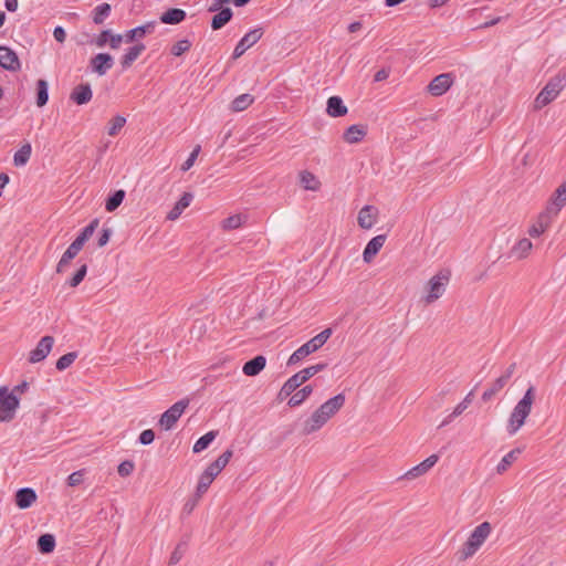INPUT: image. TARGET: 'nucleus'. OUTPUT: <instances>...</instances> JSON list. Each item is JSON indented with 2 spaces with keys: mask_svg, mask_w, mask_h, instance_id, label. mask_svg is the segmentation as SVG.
<instances>
[{
  "mask_svg": "<svg viewBox=\"0 0 566 566\" xmlns=\"http://www.w3.org/2000/svg\"><path fill=\"white\" fill-rule=\"evenodd\" d=\"M254 101V97L251 94H241L237 96L231 104V108L234 112H242L247 109Z\"/></svg>",
  "mask_w": 566,
  "mask_h": 566,
  "instance_id": "ea45409f",
  "label": "nucleus"
},
{
  "mask_svg": "<svg viewBox=\"0 0 566 566\" xmlns=\"http://www.w3.org/2000/svg\"><path fill=\"white\" fill-rule=\"evenodd\" d=\"M114 66V59L109 53H97L90 60V69L98 76L105 75Z\"/></svg>",
  "mask_w": 566,
  "mask_h": 566,
  "instance_id": "1a4fd4ad",
  "label": "nucleus"
},
{
  "mask_svg": "<svg viewBox=\"0 0 566 566\" xmlns=\"http://www.w3.org/2000/svg\"><path fill=\"white\" fill-rule=\"evenodd\" d=\"M565 75L556 74L551 77L534 101V108L541 109L552 103L564 88Z\"/></svg>",
  "mask_w": 566,
  "mask_h": 566,
  "instance_id": "20e7f679",
  "label": "nucleus"
},
{
  "mask_svg": "<svg viewBox=\"0 0 566 566\" xmlns=\"http://www.w3.org/2000/svg\"><path fill=\"white\" fill-rule=\"evenodd\" d=\"M480 547L481 546L479 544L469 537L458 552L459 560H467L472 557Z\"/></svg>",
  "mask_w": 566,
  "mask_h": 566,
  "instance_id": "58836bf2",
  "label": "nucleus"
},
{
  "mask_svg": "<svg viewBox=\"0 0 566 566\" xmlns=\"http://www.w3.org/2000/svg\"><path fill=\"white\" fill-rule=\"evenodd\" d=\"M212 481H213L212 478H209L202 473L200 475L198 484H197V490H196L197 495L201 496L203 493H206L207 490L209 489L210 484L212 483Z\"/></svg>",
  "mask_w": 566,
  "mask_h": 566,
  "instance_id": "864d4df0",
  "label": "nucleus"
},
{
  "mask_svg": "<svg viewBox=\"0 0 566 566\" xmlns=\"http://www.w3.org/2000/svg\"><path fill=\"white\" fill-rule=\"evenodd\" d=\"M221 472L220 469H218L213 462L210 463L207 469L202 472L205 475L209 476V478H212V480H214V478Z\"/></svg>",
  "mask_w": 566,
  "mask_h": 566,
  "instance_id": "338daca9",
  "label": "nucleus"
},
{
  "mask_svg": "<svg viewBox=\"0 0 566 566\" xmlns=\"http://www.w3.org/2000/svg\"><path fill=\"white\" fill-rule=\"evenodd\" d=\"M86 273H87V265L86 264L81 265L77 269V271L75 272V274L69 281L70 286L76 287L77 285H80L81 282L84 280Z\"/></svg>",
  "mask_w": 566,
  "mask_h": 566,
  "instance_id": "3c124183",
  "label": "nucleus"
},
{
  "mask_svg": "<svg viewBox=\"0 0 566 566\" xmlns=\"http://www.w3.org/2000/svg\"><path fill=\"white\" fill-rule=\"evenodd\" d=\"M53 36L57 42L63 43L66 39V32L64 28L61 25L55 27L53 30Z\"/></svg>",
  "mask_w": 566,
  "mask_h": 566,
  "instance_id": "69168bd1",
  "label": "nucleus"
},
{
  "mask_svg": "<svg viewBox=\"0 0 566 566\" xmlns=\"http://www.w3.org/2000/svg\"><path fill=\"white\" fill-rule=\"evenodd\" d=\"M217 436L218 431L214 430L205 433L195 442L192 451L195 453H200L201 451L206 450L212 443Z\"/></svg>",
  "mask_w": 566,
  "mask_h": 566,
  "instance_id": "4c0bfd02",
  "label": "nucleus"
},
{
  "mask_svg": "<svg viewBox=\"0 0 566 566\" xmlns=\"http://www.w3.org/2000/svg\"><path fill=\"white\" fill-rule=\"evenodd\" d=\"M326 112L332 117H342L347 114V106L339 96H331L327 99Z\"/></svg>",
  "mask_w": 566,
  "mask_h": 566,
  "instance_id": "393cba45",
  "label": "nucleus"
},
{
  "mask_svg": "<svg viewBox=\"0 0 566 566\" xmlns=\"http://www.w3.org/2000/svg\"><path fill=\"white\" fill-rule=\"evenodd\" d=\"M111 30H103L93 41L97 48H104L109 42Z\"/></svg>",
  "mask_w": 566,
  "mask_h": 566,
  "instance_id": "6e6d98bb",
  "label": "nucleus"
},
{
  "mask_svg": "<svg viewBox=\"0 0 566 566\" xmlns=\"http://www.w3.org/2000/svg\"><path fill=\"white\" fill-rule=\"evenodd\" d=\"M450 280V272L449 271H440L436 275H433L429 283V293L426 296V302L428 304L434 302L438 300L446 291V286Z\"/></svg>",
  "mask_w": 566,
  "mask_h": 566,
  "instance_id": "0eeeda50",
  "label": "nucleus"
},
{
  "mask_svg": "<svg viewBox=\"0 0 566 566\" xmlns=\"http://www.w3.org/2000/svg\"><path fill=\"white\" fill-rule=\"evenodd\" d=\"M305 382V379L302 377L301 373H296L293 376H291L285 382L284 386L286 387V390H291L294 392L301 385Z\"/></svg>",
  "mask_w": 566,
  "mask_h": 566,
  "instance_id": "09e8293b",
  "label": "nucleus"
},
{
  "mask_svg": "<svg viewBox=\"0 0 566 566\" xmlns=\"http://www.w3.org/2000/svg\"><path fill=\"white\" fill-rule=\"evenodd\" d=\"M265 364V357L262 355H258L244 363L242 371L247 376H256L264 369Z\"/></svg>",
  "mask_w": 566,
  "mask_h": 566,
  "instance_id": "a878e982",
  "label": "nucleus"
},
{
  "mask_svg": "<svg viewBox=\"0 0 566 566\" xmlns=\"http://www.w3.org/2000/svg\"><path fill=\"white\" fill-rule=\"evenodd\" d=\"M244 219H245V217H243L242 214L230 216V217L226 218L222 221V228L224 230L238 229V228L241 227V224L243 223Z\"/></svg>",
  "mask_w": 566,
  "mask_h": 566,
  "instance_id": "a18cd8bd",
  "label": "nucleus"
},
{
  "mask_svg": "<svg viewBox=\"0 0 566 566\" xmlns=\"http://www.w3.org/2000/svg\"><path fill=\"white\" fill-rule=\"evenodd\" d=\"M555 217V214L546 209L538 216L537 221L528 229V234L533 238L539 237L549 228Z\"/></svg>",
  "mask_w": 566,
  "mask_h": 566,
  "instance_id": "ddd939ff",
  "label": "nucleus"
},
{
  "mask_svg": "<svg viewBox=\"0 0 566 566\" xmlns=\"http://www.w3.org/2000/svg\"><path fill=\"white\" fill-rule=\"evenodd\" d=\"M125 196L126 192L123 189L114 191L105 201V210L108 212L115 211L124 201Z\"/></svg>",
  "mask_w": 566,
  "mask_h": 566,
  "instance_id": "f704fd0d",
  "label": "nucleus"
},
{
  "mask_svg": "<svg viewBox=\"0 0 566 566\" xmlns=\"http://www.w3.org/2000/svg\"><path fill=\"white\" fill-rule=\"evenodd\" d=\"M32 147L29 143L22 145L13 155V164L17 167L24 166L31 156Z\"/></svg>",
  "mask_w": 566,
  "mask_h": 566,
  "instance_id": "e433bc0d",
  "label": "nucleus"
},
{
  "mask_svg": "<svg viewBox=\"0 0 566 566\" xmlns=\"http://www.w3.org/2000/svg\"><path fill=\"white\" fill-rule=\"evenodd\" d=\"M76 357H77V354L75 352H71V353L62 355L55 364L56 369L65 370L74 363Z\"/></svg>",
  "mask_w": 566,
  "mask_h": 566,
  "instance_id": "49530a36",
  "label": "nucleus"
},
{
  "mask_svg": "<svg viewBox=\"0 0 566 566\" xmlns=\"http://www.w3.org/2000/svg\"><path fill=\"white\" fill-rule=\"evenodd\" d=\"M492 526L489 522H483L479 524L470 534L469 537L473 539L476 544L482 546V544L485 542V539L491 534Z\"/></svg>",
  "mask_w": 566,
  "mask_h": 566,
  "instance_id": "c85d7f7f",
  "label": "nucleus"
},
{
  "mask_svg": "<svg viewBox=\"0 0 566 566\" xmlns=\"http://www.w3.org/2000/svg\"><path fill=\"white\" fill-rule=\"evenodd\" d=\"M185 546H186L185 544H178L177 547L175 548V551L171 553L170 560H169V563L171 565L177 564L181 559L184 551H185Z\"/></svg>",
  "mask_w": 566,
  "mask_h": 566,
  "instance_id": "680f3d73",
  "label": "nucleus"
},
{
  "mask_svg": "<svg viewBox=\"0 0 566 566\" xmlns=\"http://www.w3.org/2000/svg\"><path fill=\"white\" fill-rule=\"evenodd\" d=\"M38 549L42 554H50L55 548V537L52 534H42L36 542Z\"/></svg>",
  "mask_w": 566,
  "mask_h": 566,
  "instance_id": "2f4dec72",
  "label": "nucleus"
},
{
  "mask_svg": "<svg viewBox=\"0 0 566 566\" xmlns=\"http://www.w3.org/2000/svg\"><path fill=\"white\" fill-rule=\"evenodd\" d=\"M155 440V432L151 429H146L142 431L138 437V442L143 446H148L153 443Z\"/></svg>",
  "mask_w": 566,
  "mask_h": 566,
  "instance_id": "bf43d9fd",
  "label": "nucleus"
},
{
  "mask_svg": "<svg viewBox=\"0 0 566 566\" xmlns=\"http://www.w3.org/2000/svg\"><path fill=\"white\" fill-rule=\"evenodd\" d=\"M126 118L124 116L117 115L113 117L108 123L107 133L109 136H116L119 130L125 126Z\"/></svg>",
  "mask_w": 566,
  "mask_h": 566,
  "instance_id": "c03bdc74",
  "label": "nucleus"
},
{
  "mask_svg": "<svg viewBox=\"0 0 566 566\" xmlns=\"http://www.w3.org/2000/svg\"><path fill=\"white\" fill-rule=\"evenodd\" d=\"M189 402L188 398L175 402L160 416L158 424L166 431L171 430L189 406Z\"/></svg>",
  "mask_w": 566,
  "mask_h": 566,
  "instance_id": "39448f33",
  "label": "nucleus"
},
{
  "mask_svg": "<svg viewBox=\"0 0 566 566\" xmlns=\"http://www.w3.org/2000/svg\"><path fill=\"white\" fill-rule=\"evenodd\" d=\"M200 149L201 148H200L199 145H197L193 148V150L190 153V155L187 158V160L181 165V170L182 171H187V170H189L193 166V164H195V161H196V159H197V157H198V155L200 153Z\"/></svg>",
  "mask_w": 566,
  "mask_h": 566,
  "instance_id": "5fc2aeb1",
  "label": "nucleus"
},
{
  "mask_svg": "<svg viewBox=\"0 0 566 566\" xmlns=\"http://www.w3.org/2000/svg\"><path fill=\"white\" fill-rule=\"evenodd\" d=\"M98 219L92 220L83 230L81 233L75 238V240L69 245L77 253L82 250L85 242L93 235L96 228L98 227Z\"/></svg>",
  "mask_w": 566,
  "mask_h": 566,
  "instance_id": "dca6fc26",
  "label": "nucleus"
},
{
  "mask_svg": "<svg viewBox=\"0 0 566 566\" xmlns=\"http://www.w3.org/2000/svg\"><path fill=\"white\" fill-rule=\"evenodd\" d=\"M507 382L501 376L496 378L495 381L491 385V387L483 392L482 400L484 402L491 400L500 390L504 388Z\"/></svg>",
  "mask_w": 566,
  "mask_h": 566,
  "instance_id": "a19ab883",
  "label": "nucleus"
},
{
  "mask_svg": "<svg viewBox=\"0 0 566 566\" xmlns=\"http://www.w3.org/2000/svg\"><path fill=\"white\" fill-rule=\"evenodd\" d=\"M0 66L11 72L21 69L17 53L8 46H0Z\"/></svg>",
  "mask_w": 566,
  "mask_h": 566,
  "instance_id": "f8f14e48",
  "label": "nucleus"
},
{
  "mask_svg": "<svg viewBox=\"0 0 566 566\" xmlns=\"http://www.w3.org/2000/svg\"><path fill=\"white\" fill-rule=\"evenodd\" d=\"M156 25H157L156 21H149L145 24H142L134 29L127 30L125 32V41L127 43H132V42L136 41L137 39L145 36L148 33H153L155 31Z\"/></svg>",
  "mask_w": 566,
  "mask_h": 566,
  "instance_id": "6ab92c4d",
  "label": "nucleus"
},
{
  "mask_svg": "<svg viewBox=\"0 0 566 566\" xmlns=\"http://www.w3.org/2000/svg\"><path fill=\"white\" fill-rule=\"evenodd\" d=\"M92 97L93 92L90 83H81L76 85L70 94V99L77 105L87 104Z\"/></svg>",
  "mask_w": 566,
  "mask_h": 566,
  "instance_id": "4468645a",
  "label": "nucleus"
},
{
  "mask_svg": "<svg viewBox=\"0 0 566 566\" xmlns=\"http://www.w3.org/2000/svg\"><path fill=\"white\" fill-rule=\"evenodd\" d=\"M520 452V449H513L509 453H506L496 465V472L500 474L505 472L507 468L516 460L517 454Z\"/></svg>",
  "mask_w": 566,
  "mask_h": 566,
  "instance_id": "79ce46f5",
  "label": "nucleus"
},
{
  "mask_svg": "<svg viewBox=\"0 0 566 566\" xmlns=\"http://www.w3.org/2000/svg\"><path fill=\"white\" fill-rule=\"evenodd\" d=\"M49 101V83L39 78L36 81V106L43 107L48 104Z\"/></svg>",
  "mask_w": 566,
  "mask_h": 566,
  "instance_id": "473e14b6",
  "label": "nucleus"
},
{
  "mask_svg": "<svg viewBox=\"0 0 566 566\" xmlns=\"http://www.w3.org/2000/svg\"><path fill=\"white\" fill-rule=\"evenodd\" d=\"M19 398L7 387L0 388V421H10L14 418L19 407Z\"/></svg>",
  "mask_w": 566,
  "mask_h": 566,
  "instance_id": "423d86ee",
  "label": "nucleus"
},
{
  "mask_svg": "<svg viewBox=\"0 0 566 566\" xmlns=\"http://www.w3.org/2000/svg\"><path fill=\"white\" fill-rule=\"evenodd\" d=\"M83 482L82 471H75L67 476V485L77 486Z\"/></svg>",
  "mask_w": 566,
  "mask_h": 566,
  "instance_id": "052dcab7",
  "label": "nucleus"
},
{
  "mask_svg": "<svg viewBox=\"0 0 566 566\" xmlns=\"http://www.w3.org/2000/svg\"><path fill=\"white\" fill-rule=\"evenodd\" d=\"M453 75L451 73H442L433 77L428 85V92L432 96L443 95L452 85Z\"/></svg>",
  "mask_w": 566,
  "mask_h": 566,
  "instance_id": "9b49d317",
  "label": "nucleus"
},
{
  "mask_svg": "<svg viewBox=\"0 0 566 566\" xmlns=\"http://www.w3.org/2000/svg\"><path fill=\"white\" fill-rule=\"evenodd\" d=\"M386 239V234H378L369 240L363 252V259L366 263H369L377 255L385 244Z\"/></svg>",
  "mask_w": 566,
  "mask_h": 566,
  "instance_id": "f3484780",
  "label": "nucleus"
},
{
  "mask_svg": "<svg viewBox=\"0 0 566 566\" xmlns=\"http://www.w3.org/2000/svg\"><path fill=\"white\" fill-rule=\"evenodd\" d=\"M332 328H325L316 336L307 340L301 347H298L289 358L287 366H293L305 359L312 353L318 350L332 336Z\"/></svg>",
  "mask_w": 566,
  "mask_h": 566,
  "instance_id": "7ed1b4c3",
  "label": "nucleus"
},
{
  "mask_svg": "<svg viewBox=\"0 0 566 566\" xmlns=\"http://www.w3.org/2000/svg\"><path fill=\"white\" fill-rule=\"evenodd\" d=\"M263 35L262 28H255L250 30L243 38L237 43L233 52L232 60H237L242 56L248 49L254 45Z\"/></svg>",
  "mask_w": 566,
  "mask_h": 566,
  "instance_id": "6e6552de",
  "label": "nucleus"
},
{
  "mask_svg": "<svg viewBox=\"0 0 566 566\" xmlns=\"http://www.w3.org/2000/svg\"><path fill=\"white\" fill-rule=\"evenodd\" d=\"M54 344V338L52 336H43L35 348L30 352L29 361L31 364L40 363L44 360L50 354Z\"/></svg>",
  "mask_w": 566,
  "mask_h": 566,
  "instance_id": "9d476101",
  "label": "nucleus"
},
{
  "mask_svg": "<svg viewBox=\"0 0 566 566\" xmlns=\"http://www.w3.org/2000/svg\"><path fill=\"white\" fill-rule=\"evenodd\" d=\"M377 209L374 206L366 205L358 212V224L363 229H370L376 223Z\"/></svg>",
  "mask_w": 566,
  "mask_h": 566,
  "instance_id": "412c9836",
  "label": "nucleus"
},
{
  "mask_svg": "<svg viewBox=\"0 0 566 566\" xmlns=\"http://www.w3.org/2000/svg\"><path fill=\"white\" fill-rule=\"evenodd\" d=\"M191 48V42L187 39L179 40L176 44L171 48V54L175 56H180L185 52L189 51Z\"/></svg>",
  "mask_w": 566,
  "mask_h": 566,
  "instance_id": "8fccbe9b",
  "label": "nucleus"
},
{
  "mask_svg": "<svg viewBox=\"0 0 566 566\" xmlns=\"http://www.w3.org/2000/svg\"><path fill=\"white\" fill-rule=\"evenodd\" d=\"M14 501L19 509H29L36 501V493L31 488H21L17 491Z\"/></svg>",
  "mask_w": 566,
  "mask_h": 566,
  "instance_id": "aec40b11",
  "label": "nucleus"
},
{
  "mask_svg": "<svg viewBox=\"0 0 566 566\" xmlns=\"http://www.w3.org/2000/svg\"><path fill=\"white\" fill-rule=\"evenodd\" d=\"M535 397V389L534 387H530L523 398L516 403L513 411L510 415L509 422H507V433L510 436L515 434L524 424L526 418L531 413L532 405Z\"/></svg>",
  "mask_w": 566,
  "mask_h": 566,
  "instance_id": "f03ea898",
  "label": "nucleus"
},
{
  "mask_svg": "<svg viewBox=\"0 0 566 566\" xmlns=\"http://www.w3.org/2000/svg\"><path fill=\"white\" fill-rule=\"evenodd\" d=\"M313 392V387L311 385L304 386L301 390L294 392L289 399L287 405L292 408L302 405Z\"/></svg>",
  "mask_w": 566,
  "mask_h": 566,
  "instance_id": "72a5a7b5",
  "label": "nucleus"
},
{
  "mask_svg": "<svg viewBox=\"0 0 566 566\" xmlns=\"http://www.w3.org/2000/svg\"><path fill=\"white\" fill-rule=\"evenodd\" d=\"M112 235V230L109 228H104L98 237L97 245L104 247L108 243L109 238Z\"/></svg>",
  "mask_w": 566,
  "mask_h": 566,
  "instance_id": "e2e57ef3",
  "label": "nucleus"
},
{
  "mask_svg": "<svg viewBox=\"0 0 566 566\" xmlns=\"http://www.w3.org/2000/svg\"><path fill=\"white\" fill-rule=\"evenodd\" d=\"M233 17V11L231 8L226 7L222 8L220 11H217V13L211 19V29L213 31L222 29Z\"/></svg>",
  "mask_w": 566,
  "mask_h": 566,
  "instance_id": "bb28decb",
  "label": "nucleus"
},
{
  "mask_svg": "<svg viewBox=\"0 0 566 566\" xmlns=\"http://www.w3.org/2000/svg\"><path fill=\"white\" fill-rule=\"evenodd\" d=\"M193 200V195L191 192H184L180 199L175 203L172 209L167 213V220H176L180 217L182 211L188 208Z\"/></svg>",
  "mask_w": 566,
  "mask_h": 566,
  "instance_id": "b1692460",
  "label": "nucleus"
},
{
  "mask_svg": "<svg viewBox=\"0 0 566 566\" xmlns=\"http://www.w3.org/2000/svg\"><path fill=\"white\" fill-rule=\"evenodd\" d=\"M123 40H125V34L124 35L113 34V32L111 31V36H109V42H108L111 49H113V50L118 49Z\"/></svg>",
  "mask_w": 566,
  "mask_h": 566,
  "instance_id": "0e129e2a",
  "label": "nucleus"
},
{
  "mask_svg": "<svg viewBox=\"0 0 566 566\" xmlns=\"http://www.w3.org/2000/svg\"><path fill=\"white\" fill-rule=\"evenodd\" d=\"M112 7L109 3L103 2L98 6H96L92 12L91 17L95 24H103L106 19L111 15Z\"/></svg>",
  "mask_w": 566,
  "mask_h": 566,
  "instance_id": "cd10ccee",
  "label": "nucleus"
},
{
  "mask_svg": "<svg viewBox=\"0 0 566 566\" xmlns=\"http://www.w3.org/2000/svg\"><path fill=\"white\" fill-rule=\"evenodd\" d=\"M438 460L439 457L437 454H431L421 463L417 464L416 467L407 471L405 478L408 480H412L426 474L438 462Z\"/></svg>",
  "mask_w": 566,
  "mask_h": 566,
  "instance_id": "2eb2a0df",
  "label": "nucleus"
},
{
  "mask_svg": "<svg viewBox=\"0 0 566 566\" xmlns=\"http://www.w3.org/2000/svg\"><path fill=\"white\" fill-rule=\"evenodd\" d=\"M187 18V13L185 10L179 8H170L163 12L159 17V21L164 24H179L185 21Z\"/></svg>",
  "mask_w": 566,
  "mask_h": 566,
  "instance_id": "5701e85b",
  "label": "nucleus"
},
{
  "mask_svg": "<svg viewBox=\"0 0 566 566\" xmlns=\"http://www.w3.org/2000/svg\"><path fill=\"white\" fill-rule=\"evenodd\" d=\"M327 367L326 363H318L300 370L302 377L307 381L310 378L324 370Z\"/></svg>",
  "mask_w": 566,
  "mask_h": 566,
  "instance_id": "de8ad7c7",
  "label": "nucleus"
},
{
  "mask_svg": "<svg viewBox=\"0 0 566 566\" xmlns=\"http://www.w3.org/2000/svg\"><path fill=\"white\" fill-rule=\"evenodd\" d=\"M366 135V130L360 125H352L344 133V139L349 144L360 142Z\"/></svg>",
  "mask_w": 566,
  "mask_h": 566,
  "instance_id": "7c9ffc66",
  "label": "nucleus"
},
{
  "mask_svg": "<svg viewBox=\"0 0 566 566\" xmlns=\"http://www.w3.org/2000/svg\"><path fill=\"white\" fill-rule=\"evenodd\" d=\"M565 205H566V180L554 191L552 199H551V203L546 209L549 210V212H552L553 214H555L557 217V214L559 213L562 208L565 207Z\"/></svg>",
  "mask_w": 566,
  "mask_h": 566,
  "instance_id": "a211bd4d",
  "label": "nucleus"
},
{
  "mask_svg": "<svg viewBox=\"0 0 566 566\" xmlns=\"http://www.w3.org/2000/svg\"><path fill=\"white\" fill-rule=\"evenodd\" d=\"M230 2V0H213L211 6L209 7V12H217L220 11L223 8V4Z\"/></svg>",
  "mask_w": 566,
  "mask_h": 566,
  "instance_id": "774afa93",
  "label": "nucleus"
},
{
  "mask_svg": "<svg viewBox=\"0 0 566 566\" xmlns=\"http://www.w3.org/2000/svg\"><path fill=\"white\" fill-rule=\"evenodd\" d=\"M473 398V391H470L465 398L457 405V407L453 409V416H460L471 403Z\"/></svg>",
  "mask_w": 566,
  "mask_h": 566,
  "instance_id": "4d7b16f0",
  "label": "nucleus"
},
{
  "mask_svg": "<svg viewBox=\"0 0 566 566\" xmlns=\"http://www.w3.org/2000/svg\"><path fill=\"white\" fill-rule=\"evenodd\" d=\"M133 471L134 462L129 460L123 461L117 468L118 474L123 478L130 475Z\"/></svg>",
  "mask_w": 566,
  "mask_h": 566,
  "instance_id": "13d9d810",
  "label": "nucleus"
},
{
  "mask_svg": "<svg viewBox=\"0 0 566 566\" xmlns=\"http://www.w3.org/2000/svg\"><path fill=\"white\" fill-rule=\"evenodd\" d=\"M532 247L533 244L531 240L527 238H523L513 245V248L511 249V255L515 256L516 259H523L528 254Z\"/></svg>",
  "mask_w": 566,
  "mask_h": 566,
  "instance_id": "c756f323",
  "label": "nucleus"
},
{
  "mask_svg": "<svg viewBox=\"0 0 566 566\" xmlns=\"http://www.w3.org/2000/svg\"><path fill=\"white\" fill-rule=\"evenodd\" d=\"M233 452L231 449H227L224 452H222L217 460L213 461V464L220 469L221 471L226 468V465L229 463L230 459L232 458Z\"/></svg>",
  "mask_w": 566,
  "mask_h": 566,
  "instance_id": "603ef678",
  "label": "nucleus"
},
{
  "mask_svg": "<svg viewBox=\"0 0 566 566\" xmlns=\"http://www.w3.org/2000/svg\"><path fill=\"white\" fill-rule=\"evenodd\" d=\"M78 253L74 251L72 248L67 247L66 251L61 256L57 265H56V272L63 273L66 268L70 265V262L77 255Z\"/></svg>",
  "mask_w": 566,
  "mask_h": 566,
  "instance_id": "37998d69",
  "label": "nucleus"
},
{
  "mask_svg": "<svg viewBox=\"0 0 566 566\" xmlns=\"http://www.w3.org/2000/svg\"><path fill=\"white\" fill-rule=\"evenodd\" d=\"M345 395L338 394L325 401L303 423V434H311L319 430L344 405Z\"/></svg>",
  "mask_w": 566,
  "mask_h": 566,
  "instance_id": "f257e3e1",
  "label": "nucleus"
},
{
  "mask_svg": "<svg viewBox=\"0 0 566 566\" xmlns=\"http://www.w3.org/2000/svg\"><path fill=\"white\" fill-rule=\"evenodd\" d=\"M146 46L144 43H136L135 45L127 49V51L120 57V65L123 70L129 69L133 63L145 51Z\"/></svg>",
  "mask_w": 566,
  "mask_h": 566,
  "instance_id": "4be33fe9",
  "label": "nucleus"
},
{
  "mask_svg": "<svg viewBox=\"0 0 566 566\" xmlns=\"http://www.w3.org/2000/svg\"><path fill=\"white\" fill-rule=\"evenodd\" d=\"M300 182L302 187L306 190L316 191L319 188L321 182L314 176V174L303 170L300 172Z\"/></svg>",
  "mask_w": 566,
  "mask_h": 566,
  "instance_id": "c9c22d12",
  "label": "nucleus"
}]
</instances>
